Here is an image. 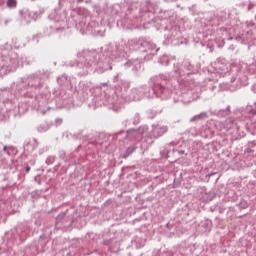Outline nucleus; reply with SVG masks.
<instances>
[{
	"label": "nucleus",
	"instance_id": "f257e3e1",
	"mask_svg": "<svg viewBox=\"0 0 256 256\" xmlns=\"http://www.w3.org/2000/svg\"><path fill=\"white\" fill-rule=\"evenodd\" d=\"M7 6L10 7V8L17 7V0H8L7 1Z\"/></svg>",
	"mask_w": 256,
	"mask_h": 256
},
{
	"label": "nucleus",
	"instance_id": "f03ea898",
	"mask_svg": "<svg viewBox=\"0 0 256 256\" xmlns=\"http://www.w3.org/2000/svg\"><path fill=\"white\" fill-rule=\"evenodd\" d=\"M29 171H31V167H26V173H29Z\"/></svg>",
	"mask_w": 256,
	"mask_h": 256
}]
</instances>
